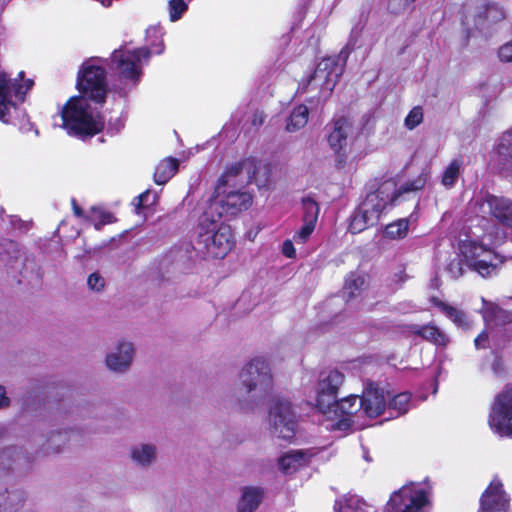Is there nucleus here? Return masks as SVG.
Wrapping results in <instances>:
<instances>
[{
  "label": "nucleus",
  "mask_w": 512,
  "mask_h": 512,
  "mask_svg": "<svg viewBox=\"0 0 512 512\" xmlns=\"http://www.w3.org/2000/svg\"><path fill=\"white\" fill-rule=\"evenodd\" d=\"M179 163L174 158H166L162 160L156 167L154 173V181L158 185L167 183L177 172Z\"/></svg>",
  "instance_id": "obj_29"
},
{
  "label": "nucleus",
  "mask_w": 512,
  "mask_h": 512,
  "mask_svg": "<svg viewBox=\"0 0 512 512\" xmlns=\"http://www.w3.org/2000/svg\"><path fill=\"white\" fill-rule=\"evenodd\" d=\"M33 85L32 80L19 83L17 78H11L0 71V120L7 124H14L22 117L24 112L19 105L24 102L26 93Z\"/></svg>",
  "instance_id": "obj_11"
},
{
  "label": "nucleus",
  "mask_w": 512,
  "mask_h": 512,
  "mask_svg": "<svg viewBox=\"0 0 512 512\" xmlns=\"http://www.w3.org/2000/svg\"><path fill=\"white\" fill-rule=\"evenodd\" d=\"M424 119V111L421 106L413 107L404 120V125L408 130H413L419 126Z\"/></svg>",
  "instance_id": "obj_41"
},
{
  "label": "nucleus",
  "mask_w": 512,
  "mask_h": 512,
  "mask_svg": "<svg viewBox=\"0 0 512 512\" xmlns=\"http://www.w3.org/2000/svg\"><path fill=\"white\" fill-rule=\"evenodd\" d=\"M415 0H389L388 8L392 13L404 11Z\"/></svg>",
  "instance_id": "obj_47"
},
{
  "label": "nucleus",
  "mask_w": 512,
  "mask_h": 512,
  "mask_svg": "<svg viewBox=\"0 0 512 512\" xmlns=\"http://www.w3.org/2000/svg\"><path fill=\"white\" fill-rule=\"evenodd\" d=\"M365 285V278L355 272H351L345 279L342 294L347 303L357 300L361 296Z\"/></svg>",
  "instance_id": "obj_23"
},
{
  "label": "nucleus",
  "mask_w": 512,
  "mask_h": 512,
  "mask_svg": "<svg viewBox=\"0 0 512 512\" xmlns=\"http://www.w3.org/2000/svg\"><path fill=\"white\" fill-rule=\"evenodd\" d=\"M364 26L365 23L362 20H359V22L352 27L348 42L341 51L347 50L349 55L352 50L360 46L359 40L361 38Z\"/></svg>",
  "instance_id": "obj_38"
},
{
  "label": "nucleus",
  "mask_w": 512,
  "mask_h": 512,
  "mask_svg": "<svg viewBox=\"0 0 512 512\" xmlns=\"http://www.w3.org/2000/svg\"><path fill=\"white\" fill-rule=\"evenodd\" d=\"M485 19L496 23L501 21L505 17L503 9L497 4H490L485 9Z\"/></svg>",
  "instance_id": "obj_43"
},
{
  "label": "nucleus",
  "mask_w": 512,
  "mask_h": 512,
  "mask_svg": "<svg viewBox=\"0 0 512 512\" xmlns=\"http://www.w3.org/2000/svg\"><path fill=\"white\" fill-rule=\"evenodd\" d=\"M344 378V374L337 369H328L320 373L316 396V408L320 413L329 411L330 404H333V401L336 400Z\"/></svg>",
  "instance_id": "obj_15"
},
{
  "label": "nucleus",
  "mask_w": 512,
  "mask_h": 512,
  "mask_svg": "<svg viewBox=\"0 0 512 512\" xmlns=\"http://www.w3.org/2000/svg\"><path fill=\"white\" fill-rule=\"evenodd\" d=\"M428 178L429 172L423 170L416 178L407 181L399 188L397 187V183L392 179L383 181L375 191L367 194L366 198L360 204L362 205V211L368 213L371 217L370 219L379 220L386 210L395 205V202L400 196L421 190L425 186Z\"/></svg>",
  "instance_id": "obj_6"
},
{
  "label": "nucleus",
  "mask_w": 512,
  "mask_h": 512,
  "mask_svg": "<svg viewBox=\"0 0 512 512\" xmlns=\"http://www.w3.org/2000/svg\"><path fill=\"white\" fill-rule=\"evenodd\" d=\"M360 503V499L356 496H350L345 498V504L348 508H352L353 506H358Z\"/></svg>",
  "instance_id": "obj_55"
},
{
  "label": "nucleus",
  "mask_w": 512,
  "mask_h": 512,
  "mask_svg": "<svg viewBox=\"0 0 512 512\" xmlns=\"http://www.w3.org/2000/svg\"><path fill=\"white\" fill-rule=\"evenodd\" d=\"M147 36L148 38L150 37H155V38H161L162 37V31H161V28L159 27H150L148 30H147Z\"/></svg>",
  "instance_id": "obj_52"
},
{
  "label": "nucleus",
  "mask_w": 512,
  "mask_h": 512,
  "mask_svg": "<svg viewBox=\"0 0 512 512\" xmlns=\"http://www.w3.org/2000/svg\"><path fill=\"white\" fill-rule=\"evenodd\" d=\"M134 347L132 343L120 341L116 347L106 356V365L108 369L115 372L126 371L133 360Z\"/></svg>",
  "instance_id": "obj_19"
},
{
  "label": "nucleus",
  "mask_w": 512,
  "mask_h": 512,
  "mask_svg": "<svg viewBox=\"0 0 512 512\" xmlns=\"http://www.w3.org/2000/svg\"><path fill=\"white\" fill-rule=\"evenodd\" d=\"M493 433L500 437H512V388L496 395L488 417Z\"/></svg>",
  "instance_id": "obj_14"
},
{
  "label": "nucleus",
  "mask_w": 512,
  "mask_h": 512,
  "mask_svg": "<svg viewBox=\"0 0 512 512\" xmlns=\"http://www.w3.org/2000/svg\"><path fill=\"white\" fill-rule=\"evenodd\" d=\"M492 372L495 376L499 377L502 376L504 373V364L500 357L495 356L492 366H491Z\"/></svg>",
  "instance_id": "obj_49"
},
{
  "label": "nucleus",
  "mask_w": 512,
  "mask_h": 512,
  "mask_svg": "<svg viewBox=\"0 0 512 512\" xmlns=\"http://www.w3.org/2000/svg\"><path fill=\"white\" fill-rule=\"evenodd\" d=\"M447 271L452 278L457 279L463 275V264L460 259H453L447 266Z\"/></svg>",
  "instance_id": "obj_45"
},
{
  "label": "nucleus",
  "mask_w": 512,
  "mask_h": 512,
  "mask_svg": "<svg viewBox=\"0 0 512 512\" xmlns=\"http://www.w3.org/2000/svg\"><path fill=\"white\" fill-rule=\"evenodd\" d=\"M481 300L483 303L482 316L486 328L482 333H480L476 337L474 341L475 347L477 349L486 347L489 332L494 327L505 325L507 323L512 322V312L501 309L496 304L486 301L483 297L481 298Z\"/></svg>",
  "instance_id": "obj_16"
},
{
  "label": "nucleus",
  "mask_w": 512,
  "mask_h": 512,
  "mask_svg": "<svg viewBox=\"0 0 512 512\" xmlns=\"http://www.w3.org/2000/svg\"><path fill=\"white\" fill-rule=\"evenodd\" d=\"M205 213L199 218L194 249L213 258H223L234 244L231 228Z\"/></svg>",
  "instance_id": "obj_8"
},
{
  "label": "nucleus",
  "mask_w": 512,
  "mask_h": 512,
  "mask_svg": "<svg viewBox=\"0 0 512 512\" xmlns=\"http://www.w3.org/2000/svg\"><path fill=\"white\" fill-rule=\"evenodd\" d=\"M106 66L108 59L92 57L83 62L77 74V89L95 104L105 102L108 86Z\"/></svg>",
  "instance_id": "obj_9"
},
{
  "label": "nucleus",
  "mask_w": 512,
  "mask_h": 512,
  "mask_svg": "<svg viewBox=\"0 0 512 512\" xmlns=\"http://www.w3.org/2000/svg\"><path fill=\"white\" fill-rule=\"evenodd\" d=\"M414 332L438 346H446L449 342L448 337L433 325L415 326Z\"/></svg>",
  "instance_id": "obj_31"
},
{
  "label": "nucleus",
  "mask_w": 512,
  "mask_h": 512,
  "mask_svg": "<svg viewBox=\"0 0 512 512\" xmlns=\"http://www.w3.org/2000/svg\"><path fill=\"white\" fill-rule=\"evenodd\" d=\"M308 460L309 456L307 453L301 450L290 451L279 459V466L284 473H292L305 465Z\"/></svg>",
  "instance_id": "obj_27"
},
{
  "label": "nucleus",
  "mask_w": 512,
  "mask_h": 512,
  "mask_svg": "<svg viewBox=\"0 0 512 512\" xmlns=\"http://www.w3.org/2000/svg\"><path fill=\"white\" fill-rule=\"evenodd\" d=\"M510 497L503 487V483L494 478L480 497L478 512H509Z\"/></svg>",
  "instance_id": "obj_17"
},
{
  "label": "nucleus",
  "mask_w": 512,
  "mask_h": 512,
  "mask_svg": "<svg viewBox=\"0 0 512 512\" xmlns=\"http://www.w3.org/2000/svg\"><path fill=\"white\" fill-rule=\"evenodd\" d=\"M265 121V115L263 112L257 111L253 115L252 124L254 126H260Z\"/></svg>",
  "instance_id": "obj_51"
},
{
  "label": "nucleus",
  "mask_w": 512,
  "mask_h": 512,
  "mask_svg": "<svg viewBox=\"0 0 512 512\" xmlns=\"http://www.w3.org/2000/svg\"><path fill=\"white\" fill-rule=\"evenodd\" d=\"M315 229V224L303 222L302 227L294 234L293 241L298 244H304Z\"/></svg>",
  "instance_id": "obj_42"
},
{
  "label": "nucleus",
  "mask_w": 512,
  "mask_h": 512,
  "mask_svg": "<svg viewBox=\"0 0 512 512\" xmlns=\"http://www.w3.org/2000/svg\"><path fill=\"white\" fill-rule=\"evenodd\" d=\"M5 244L8 246V251H7L8 253L10 252V250L14 251L17 247V244L12 241H7V242H5Z\"/></svg>",
  "instance_id": "obj_56"
},
{
  "label": "nucleus",
  "mask_w": 512,
  "mask_h": 512,
  "mask_svg": "<svg viewBox=\"0 0 512 512\" xmlns=\"http://www.w3.org/2000/svg\"><path fill=\"white\" fill-rule=\"evenodd\" d=\"M283 254L288 258H294L296 256V251L293 245L292 240H285L282 246Z\"/></svg>",
  "instance_id": "obj_50"
},
{
  "label": "nucleus",
  "mask_w": 512,
  "mask_h": 512,
  "mask_svg": "<svg viewBox=\"0 0 512 512\" xmlns=\"http://www.w3.org/2000/svg\"><path fill=\"white\" fill-rule=\"evenodd\" d=\"M504 239L505 233L498 228H493L483 235L480 243L474 240H462L459 243V250L469 268L482 277L492 276L497 273L503 258L487 246H497Z\"/></svg>",
  "instance_id": "obj_5"
},
{
  "label": "nucleus",
  "mask_w": 512,
  "mask_h": 512,
  "mask_svg": "<svg viewBox=\"0 0 512 512\" xmlns=\"http://www.w3.org/2000/svg\"><path fill=\"white\" fill-rule=\"evenodd\" d=\"M501 61L511 62L512 61V42L506 43L501 46L498 52Z\"/></svg>",
  "instance_id": "obj_48"
},
{
  "label": "nucleus",
  "mask_w": 512,
  "mask_h": 512,
  "mask_svg": "<svg viewBox=\"0 0 512 512\" xmlns=\"http://www.w3.org/2000/svg\"><path fill=\"white\" fill-rule=\"evenodd\" d=\"M480 210L493 216L503 226L512 229V198L487 195L480 202Z\"/></svg>",
  "instance_id": "obj_18"
},
{
  "label": "nucleus",
  "mask_w": 512,
  "mask_h": 512,
  "mask_svg": "<svg viewBox=\"0 0 512 512\" xmlns=\"http://www.w3.org/2000/svg\"><path fill=\"white\" fill-rule=\"evenodd\" d=\"M410 218H400L385 227L384 236L388 239L399 240L407 236Z\"/></svg>",
  "instance_id": "obj_33"
},
{
  "label": "nucleus",
  "mask_w": 512,
  "mask_h": 512,
  "mask_svg": "<svg viewBox=\"0 0 512 512\" xmlns=\"http://www.w3.org/2000/svg\"><path fill=\"white\" fill-rule=\"evenodd\" d=\"M432 286L435 287V288L439 287V280H438V278H435V279L432 280Z\"/></svg>",
  "instance_id": "obj_58"
},
{
  "label": "nucleus",
  "mask_w": 512,
  "mask_h": 512,
  "mask_svg": "<svg viewBox=\"0 0 512 512\" xmlns=\"http://www.w3.org/2000/svg\"><path fill=\"white\" fill-rule=\"evenodd\" d=\"M163 51L164 44L162 40L150 49L146 47L135 49L120 47L115 49L110 59H108V66L114 75L112 90L120 97H126L141 82L143 68L148 63L151 54L159 55Z\"/></svg>",
  "instance_id": "obj_2"
},
{
  "label": "nucleus",
  "mask_w": 512,
  "mask_h": 512,
  "mask_svg": "<svg viewBox=\"0 0 512 512\" xmlns=\"http://www.w3.org/2000/svg\"><path fill=\"white\" fill-rule=\"evenodd\" d=\"M25 502V493L14 489L0 494V512H18Z\"/></svg>",
  "instance_id": "obj_26"
},
{
  "label": "nucleus",
  "mask_w": 512,
  "mask_h": 512,
  "mask_svg": "<svg viewBox=\"0 0 512 512\" xmlns=\"http://www.w3.org/2000/svg\"><path fill=\"white\" fill-rule=\"evenodd\" d=\"M428 488L419 483H409L394 491L386 505L388 512H427Z\"/></svg>",
  "instance_id": "obj_13"
},
{
  "label": "nucleus",
  "mask_w": 512,
  "mask_h": 512,
  "mask_svg": "<svg viewBox=\"0 0 512 512\" xmlns=\"http://www.w3.org/2000/svg\"><path fill=\"white\" fill-rule=\"evenodd\" d=\"M324 417L322 425L329 430L346 432L350 429L360 428L362 422L363 402L358 395H349L341 400H334L329 411H322Z\"/></svg>",
  "instance_id": "obj_10"
},
{
  "label": "nucleus",
  "mask_w": 512,
  "mask_h": 512,
  "mask_svg": "<svg viewBox=\"0 0 512 512\" xmlns=\"http://www.w3.org/2000/svg\"><path fill=\"white\" fill-rule=\"evenodd\" d=\"M262 499V491L256 487H245L238 504V512H253Z\"/></svg>",
  "instance_id": "obj_28"
},
{
  "label": "nucleus",
  "mask_w": 512,
  "mask_h": 512,
  "mask_svg": "<svg viewBox=\"0 0 512 512\" xmlns=\"http://www.w3.org/2000/svg\"><path fill=\"white\" fill-rule=\"evenodd\" d=\"M302 204L304 209L303 222L316 224L319 214L317 203L311 198H304Z\"/></svg>",
  "instance_id": "obj_39"
},
{
  "label": "nucleus",
  "mask_w": 512,
  "mask_h": 512,
  "mask_svg": "<svg viewBox=\"0 0 512 512\" xmlns=\"http://www.w3.org/2000/svg\"><path fill=\"white\" fill-rule=\"evenodd\" d=\"M411 395L402 392L395 395L389 402V409L395 412L396 416L405 414L410 408Z\"/></svg>",
  "instance_id": "obj_36"
},
{
  "label": "nucleus",
  "mask_w": 512,
  "mask_h": 512,
  "mask_svg": "<svg viewBox=\"0 0 512 512\" xmlns=\"http://www.w3.org/2000/svg\"><path fill=\"white\" fill-rule=\"evenodd\" d=\"M101 105L83 95L71 97L61 110L62 127L68 134L82 139L94 136L104 127L99 112Z\"/></svg>",
  "instance_id": "obj_4"
},
{
  "label": "nucleus",
  "mask_w": 512,
  "mask_h": 512,
  "mask_svg": "<svg viewBox=\"0 0 512 512\" xmlns=\"http://www.w3.org/2000/svg\"><path fill=\"white\" fill-rule=\"evenodd\" d=\"M268 423L272 436L291 441L298 427V416L291 402L285 398L274 400L269 409Z\"/></svg>",
  "instance_id": "obj_12"
},
{
  "label": "nucleus",
  "mask_w": 512,
  "mask_h": 512,
  "mask_svg": "<svg viewBox=\"0 0 512 512\" xmlns=\"http://www.w3.org/2000/svg\"><path fill=\"white\" fill-rule=\"evenodd\" d=\"M360 398L363 402V417L376 418L386 408L384 391L372 384L364 390Z\"/></svg>",
  "instance_id": "obj_20"
},
{
  "label": "nucleus",
  "mask_w": 512,
  "mask_h": 512,
  "mask_svg": "<svg viewBox=\"0 0 512 512\" xmlns=\"http://www.w3.org/2000/svg\"><path fill=\"white\" fill-rule=\"evenodd\" d=\"M274 382L268 362L263 357L251 359L239 373L237 393L243 409L263 404L273 392Z\"/></svg>",
  "instance_id": "obj_3"
},
{
  "label": "nucleus",
  "mask_w": 512,
  "mask_h": 512,
  "mask_svg": "<svg viewBox=\"0 0 512 512\" xmlns=\"http://www.w3.org/2000/svg\"><path fill=\"white\" fill-rule=\"evenodd\" d=\"M188 5L184 0H169L168 13L171 22H176L187 11Z\"/></svg>",
  "instance_id": "obj_40"
},
{
  "label": "nucleus",
  "mask_w": 512,
  "mask_h": 512,
  "mask_svg": "<svg viewBox=\"0 0 512 512\" xmlns=\"http://www.w3.org/2000/svg\"><path fill=\"white\" fill-rule=\"evenodd\" d=\"M156 200L157 194L151 193L150 190H146L134 200V204L136 206V209L139 210L140 208L153 205L156 202Z\"/></svg>",
  "instance_id": "obj_44"
},
{
  "label": "nucleus",
  "mask_w": 512,
  "mask_h": 512,
  "mask_svg": "<svg viewBox=\"0 0 512 512\" xmlns=\"http://www.w3.org/2000/svg\"><path fill=\"white\" fill-rule=\"evenodd\" d=\"M112 215L96 207H91L87 212L86 220L93 223L96 230H100L105 224L112 222Z\"/></svg>",
  "instance_id": "obj_37"
},
{
  "label": "nucleus",
  "mask_w": 512,
  "mask_h": 512,
  "mask_svg": "<svg viewBox=\"0 0 512 512\" xmlns=\"http://www.w3.org/2000/svg\"><path fill=\"white\" fill-rule=\"evenodd\" d=\"M156 446L149 443H140L131 448V459L141 467L151 465L156 459Z\"/></svg>",
  "instance_id": "obj_24"
},
{
  "label": "nucleus",
  "mask_w": 512,
  "mask_h": 512,
  "mask_svg": "<svg viewBox=\"0 0 512 512\" xmlns=\"http://www.w3.org/2000/svg\"><path fill=\"white\" fill-rule=\"evenodd\" d=\"M493 162L499 171L512 174V128L501 136Z\"/></svg>",
  "instance_id": "obj_21"
},
{
  "label": "nucleus",
  "mask_w": 512,
  "mask_h": 512,
  "mask_svg": "<svg viewBox=\"0 0 512 512\" xmlns=\"http://www.w3.org/2000/svg\"><path fill=\"white\" fill-rule=\"evenodd\" d=\"M124 126V123L122 120L118 119L117 120V123H116V128L114 129V132L117 133L119 132Z\"/></svg>",
  "instance_id": "obj_57"
},
{
  "label": "nucleus",
  "mask_w": 512,
  "mask_h": 512,
  "mask_svg": "<svg viewBox=\"0 0 512 512\" xmlns=\"http://www.w3.org/2000/svg\"><path fill=\"white\" fill-rule=\"evenodd\" d=\"M350 132L351 125L346 118L339 117L333 121L328 135V143L335 153H339L346 146Z\"/></svg>",
  "instance_id": "obj_22"
},
{
  "label": "nucleus",
  "mask_w": 512,
  "mask_h": 512,
  "mask_svg": "<svg viewBox=\"0 0 512 512\" xmlns=\"http://www.w3.org/2000/svg\"><path fill=\"white\" fill-rule=\"evenodd\" d=\"M9 404V398L6 396V390L3 386H0V408L5 407Z\"/></svg>",
  "instance_id": "obj_54"
},
{
  "label": "nucleus",
  "mask_w": 512,
  "mask_h": 512,
  "mask_svg": "<svg viewBox=\"0 0 512 512\" xmlns=\"http://www.w3.org/2000/svg\"><path fill=\"white\" fill-rule=\"evenodd\" d=\"M72 207H73V212L75 214V216L79 217V218H85L86 219V215L87 213H85L79 206L78 204L76 203V201L73 199L72 200Z\"/></svg>",
  "instance_id": "obj_53"
},
{
  "label": "nucleus",
  "mask_w": 512,
  "mask_h": 512,
  "mask_svg": "<svg viewBox=\"0 0 512 512\" xmlns=\"http://www.w3.org/2000/svg\"><path fill=\"white\" fill-rule=\"evenodd\" d=\"M463 166V159L461 157L454 158L449 165L445 168L442 175V184L446 188H452L461 173V169Z\"/></svg>",
  "instance_id": "obj_35"
},
{
  "label": "nucleus",
  "mask_w": 512,
  "mask_h": 512,
  "mask_svg": "<svg viewBox=\"0 0 512 512\" xmlns=\"http://www.w3.org/2000/svg\"><path fill=\"white\" fill-rule=\"evenodd\" d=\"M347 59V50L340 51L336 56L323 58L318 62L313 74L300 83L301 92L311 93V100L317 98L318 102L326 101L339 80Z\"/></svg>",
  "instance_id": "obj_7"
},
{
  "label": "nucleus",
  "mask_w": 512,
  "mask_h": 512,
  "mask_svg": "<svg viewBox=\"0 0 512 512\" xmlns=\"http://www.w3.org/2000/svg\"><path fill=\"white\" fill-rule=\"evenodd\" d=\"M253 167L251 161H240L227 167L203 213L221 219L224 216H235L248 209L252 204V196L240 188L251 180Z\"/></svg>",
  "instance_id": "obj_1"
},
{
  "label": "nucleus",
  "mask_w": 512,
  "mask_h": 512,
  "mask_svg": "<svg viewBox=\"0 0 512 512\" xmlns=\"http://www.w3.org/2000/svg\"><path fill=\"white\" fill-rule=\"evenodd\" d=\"M431 302L442 313H444L451 321H453V323H455V325H457L458 327H461L463 329L469 328L467 316L463 311L443 302L442 300H440L436 297H432Z\"/></svg>",
  "instance_id": "obj_25"
},
{
  "label": "nucleus",
  "mask_w": 512,
  "mask_h": 512,
  "mask_svg": "<svg viewBox=\"0 0 512 512\" xmlns=\"http://www.w3.org/2000/svg\"><path fill=\"white\" fill-rule=\"evenodd\" d=\"M370 215L362 211V205L356 209L351 216L349 231L353 234L364 231L367 227L374 225L378 220L370 219Z\"/></svg>",
  "instance_id": "obj_32"
},
{
  "label": "nucleus",
  "mask_w": 512,
  "mask_h": 512,
  "mask_svg": "<svg viewBox=\"0 0 512 512\" xmlns=\"http://www.w3.org/2000/svg\"><path fill=\"white\" fill-rule=\"evenodd\" d=\"M243 161H251L254 167L251 169V180L248 183H255L258 188L267 187L270 179V169L267 165L257 163L252 158L244 159Z\"/></svg>",
  "instance_id": "obj_34"
},
{
  "label": "nucleus",
  "mask_w": 512,
  "mask_h": 512,
  "mask_svg": "<svg viewBox=\"0 0 512 512\" xmlns=\"http://www.w3.org/2000/svg\"><path fill=\"white\" fill-rule=\"evenodd\" d=\"M87 284L91 290L100 291L105 284L104 278L98 273H92L87 280Z\"/></svg>",
  "instance_id": "obj_46"
},
{
  "label": "nucleus",
  "mask_w": 512,
  "mask_h": 512,
  "mask_svg": "<svg viewBox=\"0 0 512 512\" xmlns=\"http://www.w3.org/2000/svg\"><path fill=\"white\" fill-rule=\"evenodd\" d=\"M309 109L306 105L296 106L286 124V130L288 132H295L305 127L308 122Z\"/></svg>",
  "instance_id": "obj_30"
}]
</instances>
